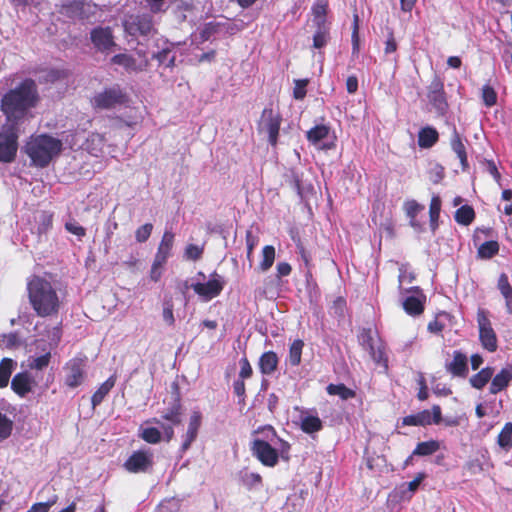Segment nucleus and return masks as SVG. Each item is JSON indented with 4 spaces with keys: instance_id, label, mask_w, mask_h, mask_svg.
<instances>
[{
    "instance_id": "nucleus-25",
    "label": "nucleus",
    "mask_w": 512,
    "mask_h": 512,
    "mask_svg": "<svg viewBox=\"0 0 512 512\" xmlns=\"http://www.w3.org/2000/svg\"><path fill=\"white\" fill-rule=\"evenodd\" d=\"M497 288L505 300V308L508 314H512V285L507 274H500L497 281Z\"/></svg>"
},
{
    "instance_id": "nucleus-15",
    "label": "nucleus",
    "mask_w": 512,
    "mask_h": 512,
    "mask_svg": "<svg viewBox=\"0 0 512 512\" xmlns=\"http://www.w3.org/2000/svg\"><path fill=\"white\" fill-rule=\"evenodd\" d=\"M90 36L95 48L101 52L109 51L116 46L110 27H96L91 31Z\"/></svg>"
},
{
    "instance_id": "nucleus-2",
    "label": "nucleus",
    "mask_w": 512,
    "mask_h": 512,
    "mask_svg": "<svg viewBox=\"0 0 512 512\" xmlns=\"http://www.w3.org/2000/svg\"><path fill=\"white\" fill-rule=\"evenodd\" d=\"M173 400L170 405L162 412L160 418L153 417L146 423L159 425L162 432L157 427L141 428L139 437L148 444H158L164 439L170 442L174 438V427L182 423L183 405L177 383H173Z\"/></svg>"
},
{
    "instance_id": "nucleus-37",
    "label": "nucleus",
    "mask_w": 512,
    "mask_h": 512,
    "mask_svg": "<svg viewBox=\"0 0 512 512\" xmlns=\"http://www.w3.org/2000/svg\"><path fill=\"white\" fill-rule=\"evenodd\" d=\"M53 212L40 211L36 217L37 232L39 235L46 234L53 226Z\"/></svg>"
},
{
    "instance_id": "nucleus-55",
    "label": "nucleus",
    "mask_w": 512,
    "mask_h": 512,
    "mask_svg": "<svg viewBox=\"0 0 512 512\" xmlns=\"http://www.w3.org/2000/svg\"><path fill=\"white\" fill-rule=\"evenodd\" d=\"M152 231H153L152 223H145L142 226L138 227L135 231L136 241L138 243L146 242L149 239V237L151 236Z\"/></svg>"
},
{
    "instance_id": "nucleus-59",
    "label": "nucleus",
    "mask_w": 512,
    "mask_h": 512,
    "mask_svg": "<svg viewBox=\"0 0 512 512\" xmlns=\"http://www.w3.org/2000/svg\"><path fill=\"white\" fill-rule=\"evenodd\" d=\"M309 83L308 79H298L295 80V86L293 89V97L296 100H303L306 96L307 90L306 87Z\"/></svg>"
},
{
    "instance_id": "nucleus-42",
    "label": "nucleus",
    "mask_w": 512,
    "mask_h": 512,
    "mask_svg": "<svg viewBox=\"0 0 512 512\" xmlns=\"http://www.w3.org/2000/svg\"><path fill=\"white\" fill-rule=\"evenodd\" d=\"M441 211V199L439 196H433L429 206V217H430V226L433 231H435L438 227V220L440 217Z\"/></svg>"
},
{
    "instance_id": "nucleus-14",
    "label": "nucleus",
    "mask_w": 512,
    "mask_h": 512,
    "mask_svg": "<svg viewBox=\"0 0 512 512\" xmlns=\"http://www.w3.org/2000/svg\"><path fill=\"white\" fill-rule=\"evenodd\" d=\"M86 357H74L66 365L65 384L70 388H76L82 384L85 376Z\"/></svg>"
},
{
    "instance_id": "nucleus-10",
    "label": "nucleus",
    "mask_w": 512,
    "mask_h": 512,
    "mask_svg": "<svg viewBox=\"0 0 512 512\" xmlns=\"http://www.w3.org/2000/svg\"><path fill=\"white\" fill-rule=\"evenodd\" d=\"M154 465L153 453L147 450L134 451L124 462V469L133 474L147 473Z\"/></svg>"
},
{
    "instance_id": "nucleus-57",
    "label": "nucleus",
    "mask_w": 512,
    "mask_h": 512,
    "mask_svg": "<svg viewBox=\"0 0 512 512\" xmlns=\"http://www.w3.org/2000/svg\"><path fill=\"white\" fill-rule=\"evenodd\" d=\"M285 181L290 187L295 189L299 195L302 194L301 177L293 169L285 175Z\"/></svg>"
},
{
    "instance_id": "nucleus-46",
    "label": "nucleus",
    "mask_w": 512,
    "mask_h": 512,
    "mask_svg": "<svg viewBox=\"0 0 512 512\" xmlns=\"http://www.w3.org/2000/svg\"><path fill=\"white\" fill-rule=\"evenodd\" d=\"M404 210L407 217L410 219V225L415 226L414 219L424 210V206L419 204L416 200H408L404 203Z\"/></svg>"
},
{
    "instance_id": "nucleus-54",
    "label": "nucleus",
    "mask_w": 512,
    "mask_h": 512,
    "mask_svg": "<svg viewBox=\"0 0 512 512\" xmlns=\"http://www.w3.org/2000/svg\"><path fill=\"white\" fill-rule=\"evenodd\" d=\"M368 352L375 363L382 365L386 369L388 368V359L384 347H373V350H368Z\"/></svg>"
},
{
    "instance_id": "nucleus-23",
    "label": "nucleus",
    "mask_w": 512,
    "mask_h": 512,
    "mask_svg": "<svg viewBox=\"0 0 512 512\" xmlns=\"http://www.w3.org/2000/svg\"><path fill=\"white\" fill-rule=\"evenodd\" d=\"M111 62L116 65L123 66L127 71L140 72L148 66V61L145 60L143 65H137L133 56L126 53H119L111 58Z\"/></svg>"
},
{
    "instance_id": "nucleus-29",
    "label": "nucleus",
    "mask_w": 512,
    "mask_h": 512,
    "mask_svg": "<svg viewBox=\"0 0 512 512\" xmlns=\"http://www.w3.org/2000/svg\"><path fill=\"white\" fill-rule=\"evenodd\" d=\"M105 136L103 134L94 132L91 133L85 142V149L92 156H99L103 152V148L105 146Z\"/></svg>"
},
{
    "instance_id": "nucleus-62",
    "label": "nucleus",
    "mask_w": 512,
    "mask_h": 512,
    "mask_svg": "<svg viewBox=\"0 0 512 512\" xmlns=\"http://www.w3.org/2000/svg\"><path fill=\"white\" fill-rule=\"evenodd\" d=\"M65 229L77 236L79 239L83 238L86 235V229L79 225L76 221L66 222L65 223Z\"/></svg>"
},
{
    "instance_id": "nucleus-45",
    "label": "nucleus",
    "mask_w": 512,
    "mask_h": 512,
    "mask_svg": "<svg viewBox=\"0 0 512 512\" xmlns=\"http://www.w3.org/2000/svg\"><path fill=\"white\" fill-rule=\"evenodd\" d=\"M14 422L0 411V441L8 439L13 432Z\"/></svg>"
},
{
    "instance_id": "nucleus-35",
    "label": "nucleus",
    "mask_w": 512,
    "mask_h": 512,
    "mask_svg": "<svg viewBox=\"0 0 512 512\" xmlns=\"http://www.w3.org/2000/svg\"><path fill=\"white\" fill-rule=\"evenodd\" d=\"M301 430L307 434L316 433L323 428V423L318 416L307 415L301 419Z\"/></svg>"
},
{
    "instance_id": "nucleus-12",
    "label": "nucleus",
    "mask_w": 512,
    "mask_h": 512,
    "mask_svg": "<svg viewBox=\"0 0 512 512\" xmlns=\"http://www.w3.org/2000/svg\"><path fill=\"white\" fill-rule=\"evenodd\" d=\"M225 281L216 271L210 275V279L206 283L197 282L191 285L194 292L209 301L219 296L224 288Z\"/></svg>"
},
{
    "instance_id": "nucleus-61",
    "label": "nucleus",
    "mask_w": 512,
    "mask_h": 512,
    "mask_svg": "<svg viewBox=\"0 0 512 512\" xmlns=\"http://www.w3.org/2000/svg\"><path fill=\"white\" fill-rule=\"evenodd\" d=\"M162 316H163L164 322L167 325H169V326L174 325L175 318H174V314H173V302L171 299L164 302Z\"/></svg>"
},
{
    "instance_id": "nucleus-19",
    "label": "nucleus",
    "mask_w": 512,
    "mask_h": 512,
    "mask_svg": "<svg viewBox=\"0 0 512 512\" xmlns=\"http://www.w3.org/2000/svg\"><path fill=\"white\" fill-rule=\"evenodd\" d=\"M33 382L28 372H19L11 380V389L16 395L24 398L32 391Z\"/></svg>"
},
{
    "instance_id": "nucleus-21",
    "label": "nucleus",
    "mask_w": 512,
    "mask_h": 512,
    "mask_svg": "<svg viewBox=\"0 0 512 512\" xmlns=\"http://www.w3.org/2000/svg\"><path fill=\"white\" fill-rule=\"evenodd\" d=\"M233 27H231L228 23L225 22H216L211 21L205 23L199 32V38L201 42L208 41L212 36L219 34L222 31H225L227 33L233 32Z\"/></svg>"
},
{
    "instance_id": "nucleus-58",
    "label": "nucleus",
    "mask_w": 512,
    "mask_h": 512,
    "mask_svg": "<svg viewBox=\"0 0 512 512\" xmlns=\"http://www.w3.org/2000/svg\"><path fill=\"white\" fill-rule=\"evenodd\" d=\"M246 246H247V259L249 261L250 266L253 262V250L255 246L258 244V238L253 235L251 230L246 231L245 235Z\"/></svg>"
},
{
    "instance_id": "nucleus-24",
    "label": "nucleus",
    "mask_w": 512,
    "mask_h": 512,
    "mask_svg": "<svg viewBox=\"0 0 512 512\" xmlns=\"http://www.w3.org/2000/svg\"><path fill=\"white\" fill-rule=\"evenodd\" d=\"M439 140L438 131L431 126H426L418 132V146L420 148L428 149L433 147Z\"/></svg>"
},
{
    "instance_id": "nucleus-8",
    "label": "nucleus",
    "mask_w": 512,
    "mask_h": 512,
    "mask_svg": "<svg viewBox=\"0 0 512 512\" xmlns=\"http://www.w3.org/2000/svg\"><path fill=\"white\" fill-rule=\"evenodd\" d=\"M282 120L280 112L271 107H265L261 113L258 130L267 133L268 142L273 147H276L278 143Z\"/></svg>"
},
{
    "instance_id": "nucleus-6",
    "label": "nucleus",
    "mask_w": 512,
    "mask_h": 512,
    "mask_svg": "<svg viewBox=\"0 0 512 512\" xmlns=\"http://www.w3.org/2000/svg\"><path fill=\"white\" fill-rule=\"evenodd\" d=\"M123 28L129 36L148 37L156 33L153 16L149 13L130 14L123 20Z\"/></svg>"
},
{
    "instance_id": "nucleus-31",
    "label": "nucleus",
    "mask_w": 512,
    "mask_h": 512,
    "mask_svg": "<svg viewBox=\"0 0 512 512\" xmlns=\"http://www.w3.org/2000/svg\"><path fill=\"white\" fill-rule=\"evenodd\" d=\"M304 341L301 339H295L289 346L288 356L286 358V364L291 367H297L302 361V351L304 348Z\"/></svg>"
},
{
    "instance_id": "nucleus-36",
    "label": "nucleus",
    "mask_w": 512,
    "mask_h": 512,
    "mask_svg": "<svg viewBox=\"0 0 512 512\" xmlns=\"http://www.w3.org/2000/svg\"><path fill=\"white\" fill-rule=\"evenodd\" d=\"M454 218L458 224L468 226L475 219V211L472 206L463 205L456 210Z\"/></svg>"
},
{
    "instance_id": "nucleus-30",
    "label": "nucleus",
    "mask_w": 512,
    "mask_h": 512,
    "mask_svg": "<svg viewBox=\"0 0 512 512\" xmlns=\"http://www.w3.org/2000/svg\"><path fill=\"white\" fill-rule=\"evenodd\" d=\"M115 383L116 377L112 375L100 385V387L93 393L91 397V404L93 408L99 406L103 402L105 397L114 387Z\"/></svg>"
},
{
    "instance_id": "nucleus-38",
    "label": "nucleus",
    "mask_w": 512,
    "mask_h": 512,
    "mask_svg": "<svg viewBox=\"0 0 512 512\" xmlns=\"http://www.w3.org/2000/svg\"><path fill=\"white\" fill-rule=\"evenodd\" d=\"M440 449V443L437 440H429L419 442L413 450V455L416 456H429L434 454Z\"/></svg>"
},
{
    "instance_id": "nucleus-33",
    "label": "nucleus",
    "mask_w": 512,
    "mask_h": 512,
    "mask_svg": "<svg viewBox=\"0 0 512 512\" xmlns=\"http://www.w3.org/2000/svg\"><path fill=\"white\" fill-rule=\"evenodd\" d=\"M326 391L329 395H331V396L337 395L342 400L352 399L356 396V392L353 389L347 387L343 383H339V384L331 383L326 387Z\"/></svg>"
},
{
    "instance_id": "nucleus-56",
    "label": "nucleus",
    "mask_w": 512,
    "mask_h": 512,
    "mask_svg": "<svg viewBox=\"0 0 512 512\" xmlns=\"http://www.w3.org/2000/svg\"><path fill=\"white\" fill-rule=\"evenodd\" d=\"M244 381L238 378L233 382V392L238 397V404L240 405L246 404V386Z\"/></svg>"
},
{
    "instance_id": "nucleus-39",
    "label": "nucleus",
    "mask_w": 512,
    "mask_h": 512,
    "mask_svg": "<svg viewBox=\"0 0 512 512\" xmlns=\"http://www.w3.org/2000/svg\"><path fill=\"white\" fill-rule=\"evenodd\" d=\"M330 132V127L324 124L316 125L312 127L306 133L307 140L312 144H317L321 140L325 139Z\"/></svg>"
},
{
    "instance_id": "nucleus-32",
    "label": "nucleus",
    "mask_w": 512,
    "mask_h": 512,
    "mask_svg": "<svg viewBox=\"0 0 512 512\" xmlns=\"http://www.w3.org/2000/svg\"><path fill=\"white\" fill-rule=\"evenodd\" d=\"M500 245L496 240L485 241L477 249V258L488 260L499 253Z\"/></svg>"
},
{
    "instance_id": "nucleus-64",
    "label": "nucleus",
    "mask_w": 512,
    "mask_h": 512,
    "mask_svg": "<svg viewBox=\"0 0 512 512\" xmlns=\"http://www.w3.org/2000/svg\"><path fill=\"white\" fill-rule=\"evenodd\" d=\"M57 497L55 496L54 499L49 500L47 502H37L34 503L29 511L30 512H48L50 508L56 503Z\"/></svg>"
},
{
    "instance_id": "nucleus-13",
    "label": "nucleus",
    "mask_w": 512,
    "mask_h": 512,
    "mask_svg": "<svg viewBox=\"0 0 512 512\" xmlns=\"http://www.w3.org/2000/svg\"><path fill=\"white\" fill-rule=\"evenodd\" d=\"M250 450L260 463L266 467H274L278 464L279 454L267 441L255 439L251 443Z\"/></svg>"
},
{
    "instance_id": "nucleus-51",
    "label": "nucleus",
    "mask_w": 512,
    "mask_h": 512,
    "mask_svg": "<svg viewBox=\"0 0 512 512\" xmlns=\"http://www.w3.org/2000/svg\"><path fill=\"white\" fill-rule=\"evenodd\" d=\"M312 12L314 15L313 23L314 25H320L321 22L327 23L326 14H327V3L319 2L315 4L312 8Z\"/></svg>"
},
{
    "instance_id": "nucleus-60",
    "label": "nucleus",
    "mask_w": 512,
    "mask_h": 512,
    "mask_svg": "<svg viewBox=\"0 0 512 512\" xmlns=\"http://www.w3.org/2000/svg\"><path fill=\"white\" fill-rule=\"evenodd\" d=\"M239 364H240V371L238 374V378L243 379V380L251 378L253 375V369H252V366H251L248 358L247 357L241 358L239 361Z\"/></svg>"
},
{
    "instance_id": "nucleus-9",
    "label": "nucleus",
    "mask_w": 512,
    "mask_h": 512,
    "mask_svg": "<svg viewBox=\"0 0 512 512\" xmlns=\"http://www.w3.org/2000/svg\"><path fill=\"white\" fill-rule=\"evenodd\" d=\"M477 323L479 328V341L482 347L488 352H495L498 348V339L491 321L488 318V312L485 309H478Z\"/></svg>"
},
{
    "instance_id": "nucleus-27",
    "label": "nucleus",
    "mask_w": 512,
    "mask_h": 512,
    "mask_svg": "<svg viewBox=\"0 0 512 512\" xmlns=\"http://www.w3.org/2000/svg\"><path fill=\"white\" fill-rule=\"evenodd\" d=\"M17 368V362L8 357L0 360V389L6 388L10 382V378Z\"/></svg>"
},
{
    "instance_id": "nucleus-41",
    "label": "nucleus",
    "mask_w": 512,
    "mask_h": 512,
    "mask_svg": "<svg viewBox=\"0 0 512 512\" xmlns=\"http://www.w3.org/2000/svg\"><path fill=\"white\" fill-rule=\"evenodd\" d=\"M427 98L430 102V104L433 106V108L441 115L445 114L448 108V103L446 100V93L440 92V93H434V94H427Z\"/></svg>"
},
{
    "instance_id": "nucleus-52",
    "label": "nucleus",
    "mask_w": 512,
    "mask_h": 512,
    "mask_svg": "<svg viewBox=\"0 0 512 512\" xmlns=\"http://www.w3.org/2000/svg\"><path fill=\"white\" fill-rule=\"evenodd\" d=\"M482 100L487 107L496 105L497 93L492 86L486 84L482 87Z\"/></svg>"
},
{
    "instance_id": "nucleus-17",
    "label": "nucleus",
    "mask_w": 512,
    "mask_h": 512,
    "mask_svg": "<svg viewBox=\"0 0 512 512\" xmlns=\"http://www.w3.org/2000/svg\"><path fill=\"white\" fill-rule=\"evenodd\" d=\"M202 422V415L199 411H194L190 418L186 433L183 435V443L181 445V451H187L191 444L196 440L198 431Z\"/></svg>"
},
{
    "instance_id": "nucleus-50",
    "label": "nucleus",
    "mask_w": 512,
    "mask_h": 512,
    "mask_svg": "<svg viewBox=\"0 0 512 512\" xmlns=\"http://www.w3.org/2000/svg\"><path fill=\"white\" fill-rule=\"evenodd\" d=\"M194 8V4L191 1L179 0L176 4L175 14L180 21H185L187 13H191Z\"/></svg>"
},
{
    "instance_id": "nucleus-22",
    "label": "nucleus",
    "mask_w": 512,
    "mask_h": 512,
    "mask_svg": "<svg viewBox=\"0 0 512 512\" xmlns=\"http://www.w3.org/2000/svg\"><path fill=\"white\" fill-rule=\"evenodd\" d=\"M279 357L274 351L264 352L258 361V367L263 375H272L278 368Z\"/></svg>"
},
{
    "instance_id": "nucleus-16",
    "label": "nucleus",
    "mask_w": 512,
    "mask_h": 512,
    "mask_svg": "<svg viewBox=\"0 0 512 512\" xmlns=\"http://www.w3.org/2000/svg\"><path fill=\"white\" fill-rule=\"evenodd\" d=\"M445 367L453 377L466 378L469 373L468 358L460 350L453 351V359Z\"/></svg>"
},
{
    "instance_id": "nucleus-11",
    "label": "nucleus",
    "mask_w": 512,
    "mask_h": 512,
    "mask_svg": "<svg viewBox=\"0 0 512 512\" xmlns=\"http://www.w3.org/2000/svg\"><path fill=\"white\" fill-rule=\"evenodd\" d=\"M442 421V410L439 405H433L431 410L425 409L416 414L402 418V426H428Z\"/></svg>"
},
{
    "instance_id": "nucleus-49",
    "label": "nucleus",
    "mask_w": 512,
    "mask_h": 512,
    "mask_svg": "<svg viewBox=\"0 0 512 512\" xmlns=\"http://www.w3.org/2000/svg\"><path fill=\"white\" fill-rule=\"evenodd\" d=\"M359 343L368 351L375 347L374 333L371 328H363L358 336Z\"/></svg>"
},
{
    "instance_id": "nucleus-7",
    "label": "nucleus",
    "mask_w": 512,
    "mask_h": 512,
    "mask_svg": "<svg viewBox=\"0 0 512 512\" xmlns=\"http://www.w3.org/2000/svg\"><path fill=\"white\" fill-rule=\"evenodd\" d=\"M128 100L127 93L116 84L96 93L91 99V104L95 109L109 110L126 104Z\"/></svg>"
},
{
    "instance_id": "nucleus-3",
    "label": "nucleus",
    "mask_w": 512,
    "mask_h": 512,
    "mask_svg": "<svg viewBox=\"0 0 512 512\" xmlns=\"http://www.w3.org/2000/svg\"><path fill=\"white\" fill-rule=\"evenodd\" d=\"M28 302L34 313L41 318L59 314L61 300L55 285L43 276L32 275L27 279Z\"/></svg>"
},
{
    "instance_id": "nucleus-48",
    "label": "nucleus",
    "mask_w": 512,
    "mask_h": 512,
    "mask_svg": "<svg viewBox=\"0 0 512 512\" xmlns=\"http://www.w3.org/2000/svg\"><path fill=\"white\" fill-rule=\"evenodd\" d=\"M352 55L358 56L360 51V37H359V16L354 14L353 16V25H352Z\"/></svg>"
},
{
    "instance_id": "nucleus-44",
    "label": "nucleus",
    "mask_w": 512,
    "mask_h": 512,
    "mask_svg": "<svg viewBox=\"0 0 512 512\" xmlns=\"http://www.w3.org/2000/svg\"><path fill=\"white\" fill-rule=\"evenodd\" d=\"M498 445L505 449L509 450L512 447V423L507 422L502 430L500 431L497 439Z\"/></svg>"
},
{
    "instance_id": "nucleus-47",
    "label": "nucleus",
    "mask_w": 512,
    "mask_h": 512,
    "mask_svg": "<svg viewBox=\"0 0 512 512\" xmlns=\"http://www.w3.org/2000/svg\"><path fill=\"white\" fill-rule=\"evenodd\" d=\"M51 361V352L50 350L46 351L43 355L37 357H31L29 360V367L32 370H43L46 368Z\"/></svg>"
},
{
    "instance_id": "nucleus-1",
    "label": "nucleus",
    "mask_w": 512,
    "mask_h": 512,
    "mask_svg": "<svg viewBox=\"0 0 512 512\" xmlns=\"http://www.w3.org/2000/svg\"><path fill=\"white\" fill-rule=\"evenodd\" d=\"M38 100L36 82L31 78L24 79L2 96L1 111L5 115V122L19 127L28 111L37 105Z\"/></svg>"
},
{
    "instance_id": "nucleus-40",
    "label": "nucleus",
    "mask_w": 512,
    "mask_h": 512,
    "mask_svg": "<svg viewBox=\"0 0 512 512\" xmlns=\"http://www.w3.org/2000/svg\"><path fill=\"white\" fill-rule=\"evenodd\" d=\"M403 308L407 314L417 316L423 313L424 303L415 296H409L404 300Z\"/></svg>"
},
{
    "instance_id": "nucleus-26",
    "label": "nucleus",
    "mask_w": 512,
    "mask_h": 512,
    "mask_svg": "<svg viewBox=\"0 0 512 512\" xmlns=\"http://www.w3.org/2000/svg\"><path fill=\"white\" fill-rule=\"evenodd\" d=\"M316 30L313 34V48H324L330 41V24L321 22L320 25H315Z\"/></svg>"
},
{
    "instance_id": "nucleus-20",
    "label": "nucleus",
    "mask_w": 512,
    "mask_h": 512,
    "mask_svg": "<svg viewBox=\"0 0 512 512\" xmlns=\"http://www.w3.org/2000/svg\"><path fill=\"white\" fill-rule=\"evenodd\" d=\"M450 145L452 150L455 152L457 157L460 160V164L463 170H467L469 167L468 156L466 152V147L464 145L462 136L458 132L457 128L453 126L452 135L450 139Z\"/></svg>"
},
{
    "instance_id": "nucleus-43",
    "label": "nucleus",
    "mask_w": 512,
    "mask_h": 512,
    "mask_svg": "<svg viewBox=\"0 0 512 512\" xmlns=\"http://www.w3.org/2000/svg\"><path fill=\"white\" fill-rule=\"evenodd\" d=\"M275 261V248L272 245H266L262 250V260L259 263V269L263 272L268 271Z\"/></svg>"
},
{
    "instance_id": "nucleus-5",
    "label": "nucleus",
    "mask_w": 512,
    "mask_h": 512,
    "mask_svg": "<svg viewBox=\"0 0 512 512\" xmlns=\"http://www.w3.org/2000/svg\"><path fill=\"white\" fill-rule=\"evenodd\" d=\"M19 127L5 122L0 128V162L11 163L18 150Z\"/></svg>"
},
{
    "instance_id": "nucleus-28",
    "label": "nucleus",
    "mask_w": 512,
    "mask_h": 512,
    "mask_svg": "<svg viewBox=\"0 0 512 512\" xmlns=\"http://www.w3.org/2000/svg\"><path fill=\"white\" fill-rule=\"evenodd\" d=\"M493 374L494 368L486 366L470 377L469 384L477 390H482L491 381Z\"/></svg>"
},
{
    "instance_id": "nucleus-63",
    "label": "nucleus",
    "mask_w": 512,
    "mask_h": 512,
    "mask_svg": "<svg viewBox=\"0 0 512 512\" xmlns=\"http://www.w3.org/2000/svg\"><path fill=\"white\" fill-rule=\"evenodd\" d=\"M243 484L248 487H255L262 483V477L260 474L251 472V473H245L242 476Z\"/></svg>"
},
{
    "instance_id": "nucleus-4",
    "label": "nucleus",
    "mask_w": 512,
    "mask_h": 512,
    "mask_svg": "<svg viewBox=\"0 0 512 512\" xmlns=\"http://www.w3.org/2000/svg\"><path fill=\"white\" fill-rule=\"evenodd\" d=\"M62 141L48 134L31 136L26 142L25 153L36 167H47L62 151Z\"/></svg>"
},
{
    "instance_id": "nucleus-18",
    "label": "nucleus",
    "mask_w": 512,
    "mask_h": 512,
    "mask_svg": "<svg viewBox=\"0 0 512 512\" xmlns=\"http://www.w3.org/2000/svg\"><path fill=\"white\" fill-rule=\"evenodd\" d=\"M512 381V365L503 367L496 375L493 374L491 378V384L489 392L491 394H497L505 390L510 382Z\"/></svg>"
},
{
    "instance_id": "nucleus-53",
    "label": "nucleus",
    "mask_w": 512,
    "mask_h": 512,
    "mask_svg": "<svg viewBox=\"0 0 512 512\" xmlns=\"http://www.w3.org/2000/svg\"><path fill=\"white\" fill-rule=\"evenodd\" d=\"M174 237L173 232L166 230L157 250L170 255L174 244Z\"/></svg>"
},
{
    "instance_id": "nucleus-34",
    "label": "nucleus",
    "mask_w": 512,
    "mask_h": 512,
    "mask_svg": "<svg viewBox=\"0 0 512 512\" xmlns=\"http://www.w3.org/2000/svg\"><path fill=\"white\" fill-rule=\"evenodd\" d=\"M42 76L39 78L41 83H55L57 81H62L68 78L69 73L65 69H44L42 70Z\"/></svg>"
}]
</instances>
